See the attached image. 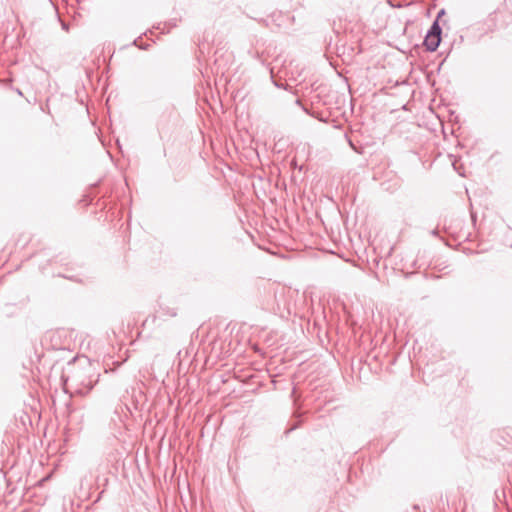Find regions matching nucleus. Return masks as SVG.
Instances as JSON below:
<instances>
[{"label":"nucleus","mask_w":512,"mask_h":512,"mask_svg":"<svg viewBox=\"0 0 512 512\" xmlns=\"http://www.w3.org/2000/svg\"><path fill=\"white\" fill-rule=\"evenodd\" d=\"M93 379L87 376V373L84 370H77L71 376L67 377L65 383L69 385L75 394L85 396L87 395L93 388L94 383Z\"/></svg>","instance_id":"f257e3e1"},{"label":"nucleus","mask_w":512,"mask_h":512,"mask_svg":"<svg viewBox=\"0 0 512 512\" xmlns=\"http://www.w3.org/2000/svg\"><path fill=\"white\" fill-rule=\"evenodd\" d=\"M231 57L232 54L228 51L218 50L215 52L214 65L216 67V73L225 74Z\"/></svg>","instance_id":"f03ea898"},{"label":"nucleus","mask_w":512,"mask_h":512,"mask_svg":"<svg viewBox=\"0 0 512 512\" xmlns=\"http://www.w3.org/2000/svg\"><path fill=\"white\" fill-rule=\"evenodd\" d=\"M440 42H441L440 36H435V35H431V34L427 33L424 38L423 44L426 47L427 51L434 52L439 47Z\"/></svg>","instance_id":"7ed1b4c3"},{"label":"nucleus","mask_w":512,"mask_h":512,"mask_svg":"<svg viewBox=\"0 0 512 512\" xmlns=\"http://www.w3.org/2000/svg\"><path fill=\"white\" fill-rule=\"evenodd\" d=\"M428 34H431V35H435V36H440L441 37V33H442V29L438 23V20H435L431 27L429 28Z\"/></svg>","instance_id":"20e7f679"},{"label":"nucleus","mask_w":512,"mask_h":512,"mask_svg":"<svg viewBox=\"0 0 512 512\" xmlns=\"http://www.w3.org/2000/svg\"><path fill=\"white\" fill-rule=\"evenodd\" d=\"M166 314L171 317H175V316H177V311L174 308H168L166 311Z\"/></svg>","instance_id":"39448f33"},{"label":"nucleus","mask_w":512,"mask_h":512,"mask_svg":"<svg viewBox=\"0 0 512 512\" xmlns=\"http://www.w3.org/2000/svg\"><path fill=\"white\" fill-rule=\"evenodd\" d=\"M442 14H444V10H441V11L438 13V16H441Z\"/></svg>","instance_id":"423d86ee"}]
</instances>
